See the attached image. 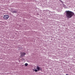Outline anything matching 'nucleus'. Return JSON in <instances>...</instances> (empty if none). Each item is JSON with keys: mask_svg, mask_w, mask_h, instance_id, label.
<instances>
[{"mask_svg": "<svg viewBox=\"0 0 75 75\" xmlns=\"http://www.w3.org/2000/svg\"><path fill=\"white\" fill-rule=\"evenodd\" d=\"M8 18H9V16L8 15H4L3 17V18L5 19V20H8Z\"/></svg>", "mask_w": 75, "mask_h": 75, "instance_id": "nucleus-2", "label": "nucleus"}, {"mask_svg": "<svg viewBox=\"0 0 75 75\" xmlns=\"http://www.w3.org/2000/svg\"><path fill=\"white\" fill-rule=\"evenodd\" d=\"M38 70H37V69H35V72H38Z\"/></svg>", "mask_w": 75, "mask_h": 75, "instance_id": "nucleus-6", "label": "nucleus"}, {"mask_svg": "<svg viewBox=\"0 0 75 75\" xmlns=\"http://www.w3.org/2000/svg\"><path fill=\"white\" fill-rule=\"evenodd\" d=\"M36 68L38 71H40V70H41L42 69L41 68H40V67H39V66H37L36 67Z\"/></svg>", "mask_w": 75, "mask_h": 75, "instance_id": "nucleus-4", "label": "nucleus"}, {"mask_svg": "<svg viewBox=\"0 0 75 75\" xmlns=\"http://www.w3.org/2000/svg\"><path fill=\"white\" fill-rule=\"evenodd\" d=\"M13 13H17V12H16V11H13Z\"/></svg>", "mask_w": 75, "mask_h": 75, "instance_id": "nucleus-7", "label": "nucleus"}, {"mask_svg": "<svg viewBox=\"0 0 75 75\" xmlns=\"http://www.w3.org/2000/svg\"><path fill=\"white\" fill-rule=\"evenodd\" d=\"M25 67H27L28 65V64L27 63H25Z\"/></svg>", "mask_w": 75, "mask_h": 75, "instance_id": "nucleus-5", "label": "nucleus"}, {"mask_svg": "<svg viewBox=\"0 0 75 75\" xmlns=\"http://www.w3.org/2000/svg\"><path fill=\"white\" fill-rule=\"evenodd\" d=\"M66 75H69L68 74H66Z\"/></svg>", "mask_w": 75, "mask_h": 75, "instance_id": "nucleus-9", "label": "nucleus"}, {"mask_svg": "<svg viewBox=\"0 0 75 75\" xmlns=\"http://www.w3.org/2000/svg\"><path fill=\"white\" fill-rule=\"evenodd\" d=\"M66 17L68 18H70L74 15V13L70 11H66Z\"/></svg>", "mask_w": 75, "mask_h": 75, "instance_id": "nucleus-1", "label": "nucleus"}, {"mask_svg": "<svg viewBox=\"0 0 75 75\" xmlns=\"http://www.w3.org/2000/svg\"><path fill=\"white\" fill-rule=\"evenodd\" d=\"M22 60H24V59L22 58Z\"/></svg>", "mask_w": 75, "mask_h": 75, "instance_id": "nucleus-8", "label": "nucleus"}, {"mask_svg": "<svg viewBox=\"0 0 75 75\" xmlns=\"http://www.w3.org/2000/svg\"><path fill=\"white\" fill-rule=\"evenodd\" d=\"M21 57H23V56H24L25 55V53L24 52H21Z\"/></svg>", "mask_w": 75, "mask_h": 75, "instance_id": "nucleus-3", "label": "nucleus"}]
</instances>
